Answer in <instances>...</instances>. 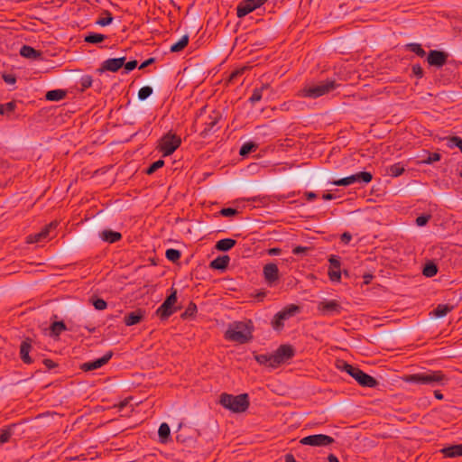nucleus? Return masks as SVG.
<instances>
[{
    "instance_id": "42",
    "label": "nucleus",
    "mask_w": 462,
    "mask_h": 462,
    "mask_svg": "<svg viewBox=\"0 0 462 462\" xmlns=\"http://www.w3.org/2000/svg\"><path fill=\"white\" fill-rule=\"evenodd\" d=\"M425 156L421 159V163L423 164H433L436 162H439L441 160V154L439 152H430L429 151H425Z\"/></svg>"
},
{
    "instance_id": "55",
    "label": "nucleus",
    "mask_w": 462,
    "mask_h": 462,
    "mask_svg": "<svg viewBox=\"0 0 462 462\" xmlns=\"http://www.w3.org/2000/svg\"><path fill=\"white\" fill-rule=\"evenodd\" d=\"M138 66V61L136 60H132L129 61L125 60V65L123 66L124 74H128L133 71Z\"/></svg>"
},
{
    "instance_id": "10",
    "label": "nucleus",
    "mask_w": 462,
    "mask_h": 462,
    "mask_svg": "<svg viewBox=\"0 0 462 462\" xmlns=\"http://www.w3.org/2000/svg\"><path fill=\"white\" fill-rule=\"evenodd\" d=\"M296 355V350L292 345L282 344L279 346L276 351L273 354V368L278 367L280 365L292 359Z\"/></svg>"
},
{
    "instance_id": "59",
    "label": "nucleus",
    "mask_w": 462,
    "mask_h": 462,
    "mask_svg": "<svg viewBox=\"0 0 462 462\" xmlns=\"http://www.w3.org/2000/svg\"><path fill=\"white\" fill-rule=\"evenodd\" d=\"M42 364L46 366L48 370H52L59 366V364L50 358H44L42 360Z\"/></svg>"
},
{
    "instance_id": "57",
    "label": "nucleus",
    "mask_w": 462,
    "mask_h": 462,
    "mask_svg": "<svg viewBox=\"0 0 462 462\" xmlns=\"http://www.w3.org/2000/svg\"><path fill=\"white\" fill-rule=\"evenodd\" d=\"M412 74L417 79H422L424 77V70L420 64H414L411 67Z\"/></svg>"
},
{
    "instance_id": "6",
    "label": "nucleus",
    "mask_w": 462,
    "mask_h": 462,
    "mask_svg": "<svg viewBox=\"0 0 462 462\" xmlns=\"http://www.w3.org/2000/svg\"><path fill=\"white\" fill-rule=\"evenodd\" d=\"M178 300V291L174 287L170 289V293L166 296L163 302L156 310L155 315L160 319L161 321H166L169 318L180 310L181 306H176Z\"/></svg>"
},
{
    "instance_id": "19",
    "label": "nucleus",
    "mask_w": 462,
    "mask_h": 462,
    "mask_svg": "<svg viewBox=\"0 0 462 462\" xmlns=\"http://www.w3.org/2000/svg\"><path fill=\"white\" fill-rule=\"evenodd\" d=\"M353 378L362 387L376 388L379 385V382L374 377L365 373L360 368H357Z\"/></svg>"
},
{
    "instance_id": "61",
    "label": "nucleus",
    "mask_w": 462,
    "mask_h": 462,
    "mask_svg": "<svg viewBox=\"0 0 462 462\" xmlns=\"http://www.w3.org/2000/svg\"><path fill=\"white\" fill-rule=\"evenodd\" d=\"M156 61V59L154 57H151L147 60H145L144 61H143L140 66H139V69H144L145 68H147L148 66L155 63Z\"/></svg>"
},
{
    "instance_id": "40",
    "label": "nucleus",
    "mask_w": 462,
    "mask_h": 462,
    "mask_svg": "<svg viewBox=\"0 0 462 462\" xmlns=\"http://www.w3.org/2000/svg\"><path fill=\"white\" fill-rule=\"evenodd\" d=\"M404 48L406 51H411L420 58H423V57L427 56V54H428V52L425 51V50L422 48L421 44H420V43H415V42L407 43L404 46Z\"/></svg>"
},
{
    "instance_id": "13",
    "label": "nucleus",
    "mask_w": 462,
    "mask_h": 462,
    "mask_svg": "<svg viewBox=\"0 0 462 462\" xmlns=\"http://www.w3.org/2000/svg\"><path fill=\"white\" fill-rule=\"evenodd\" d=\"M38 354H33V347H32V339L29 337H26L20 345L19 347V357L22 360V362L25 365H31L32 364L36 357L38 356Z\"/></svg>"
},
{
    "instance_id": "5",
    "label": "nucleus",
    "mask_w": 462,
    "mask_h": 462,
    "mask_svg": "<svg viewBox=\"0 0 462 462\" xmlns=\"http://www.w3.org/2000/svg\"><path fill=\"white\" fill-rule=\"evenodd\" d=\"M338 86L336 79H327L318 84L306 85L300 90V96L303 97L318 98L335 90Z\"/></svg>"
},
{
    "instance_id": "58",
    "label": "nucleus",
    "mask_w": 462,
    "mask_h": 462,
    "mask_svg": "<svg viewBox=\"0 0 462 462\" xmlns=\"http://www.w3.org/2000/svg\"><path fill=\"white\" fill-rule=\"evenodd\" d=\"M2 79L3 80L7 83V84H10V85H14L16 83V76L14 74H11V73H4L2 75Z\"/></svg>"
},
{
    "instance_id": "8",
    "label": "nucleus",
    "mask_w": 462,
    "mask_h": 462,
    "mask_svg": "<svg viewBox=\"0 0 462 462\" xmlns=\"http://www.w3.org/2000/svg\"><path fill=\"white\" fill-rule=\"evenodd\" d=\"M181 144V138L171 131L163 134L158 141L157 149L162 156L171 155Z\"/></svg>"
},
{
    "instance_id": "48",
    "label": "nucleus",
    "mask_w": 462,
    "mask_h": 462,
    "mask_svg": "<svg viewBox=\"0 0 462 462\" xmlns=\"http://www.w3.org/2000/svg\"><path fill=\"white\" fill-rule=\"evenodd\" d=\"M165 257L171 263H177L181 257V252L178 249L169 248L165 252Z\"/></svg>"
},
{
    "instance_id": "2",
    "label": "nucleus",
    "mask_w": 462,
    "mask_h": 462,
    "mask_svg": "<svg viewBox=\"0 0 462 462\" xmlns=\"http://www.w3.org/2000/svg\"><path fill=\"white\" fill-rule=\"evenodd\" d=\"M402 381L408 383L445 386L448 383L449 377L440 370H427L422 373L407 374L402 377Z\"/></svg>"
},
{
    "instance_id": "30",
    "label": "nucleus",
    "mask_w": 462,
    "mask_h": 462,
    "mask_svg": "<svg viewBox=\"0 0 462 462\" xmlns=\"http://www.w3.org/2000/svg\"><path fill=\"white\" fill-rule=\"evenodd\" d=\"M67 94H68V92L65 89H60V88L52 89V90H49L46 92L45 99L47 101L58 102V101L64 99L67 97Z\"/></svg>"
},
{
    "instance_id": "7",
    "label": "nucleus",
    "mask_w": 462,
    "mask_h": 462,
    "mask_svg": "<svg viewBox=\"0 0 462 462\" xmlns=\"http://www.w3.org/2000/svg\"><path fill=\"white\" fill-rule=\"evenodd\" d=\"M300 312V307L296 304H289L278 311L271 321L273 328L281 332L284 328V322Z\"/></svg>"
},
{
    "instance_id": "32",
    "label": "nucleus",
    "mask_w": 462,
    "mask_h": 462,
    "mask_svg": "<svg viewBox=\"0 0 462 462\" xmlns=\"http://www.w3.org/2000/svg\"><path fill=\"white\" fill-rule=\"evenodd\" d=\"M439 272V266L433 260H428L422 267V274L427 278L434 277Z\"/></svg>"
},
{
    "instance_id": "23",
    "label": "nucleus",
    "mask_w": 462,
    "mask_h": 462,
    "mask_svg": "<svg viewBox=\"0 0 462 462\" xmlns=\"http://www.w3.org/2000/svg\"><path fill=\"white\" fill-rule=\"evenodd\" d=\"M439 453L442 454L444 457L454 458L462 457V443L444 447L439 450Z\"/></svg>"
},
{
    "instance_id": "62",
    "label": "nucleus",
    "mask_w": 462,
    "mask_h": 462,
    "mask_svg": "<svg viewBox=\"0 0 462 462\" xmlns=\"http://www.w3.org/2000/svg\"><path fill=\"white\" fill-rule=\"evenodd\" d=\"M352 239V235L349 233V232H344L341 236H340V241L341 243H343L344 245H347L350 243Z\"/></svg>"
},
{
    "instance_id": "35",
    "label": "nucleus",
    "mask_w": 462,
    "mask_h": 462,
    "mask_svg": "<svg viewBox=\"0 0 462 462\" xmlns=\"http://www.w3.org/2000/svg\"><path fill=\"white\" fill-rule=\"evenodd\" d=\"M258 147L259 145L255 142H246L243 143V145L240 147L239 155L242 156L243 158H245L252 152H254L258 149Z\"/></svg>"
},
{
    "instance_id": "17",
    "label": "nucleus",
    "mask_w": 462,
    "mask_h": 462,
    "mask_svg": "<svg viewBox=\"0 0 462 462\" xmlns=\"http://www.w3.org/2000/svg\"><path fill=\"white\" fill-rule=\"evenodd\" d=\"M329 269L328 277L331 282H339L341 281V258L338 255L331 254L328 257Z\"/></svg>"
},
{
    "instance_id": "22",
    "label": "nucleus",
    "mask_w": 462,
    "mask_h": 462,
    "mask_svg": "<svg viewBox=\"0 0 462 462\" xmlns=\"http://www.w3.org/2000/svg\"><path fill=\"white\" fill-rule=\"evenodd\" d=\"M20 55L25 59L33 60H43V53L41 51L35 50L30 45H23L19 51Z\"/></svg>"
},
{
    "instance_id": "4",
    "label": "nucleus",
    "mask_w": 462,
    "mask_h": 462,
    "mask_svg": "<svg viewBox=\"0 0 462 462\" xmlns=\"http://www.w3.org/2000/svg\"><path fill=\"white\" fill-rule=\"evenodd\" d=\"M219 398V403L234 413L245 412L250 405L249 394L245 393L238 395L223 393Z\"/></svg>"
},
{
    "instance_id": "60",
    "label": "nucleus",
    "mask_w": 462,
    "mask_h": 462,
    "mask_svg": "<svg viewBox=\"0 0 462 462\" xmlns=\"http://www.w3.org/2000/svg\"><path fill=\"white\" fill-rule=\"evenodd\" d=\"M310 250V247L302 246V245H297L292 249V254L295 255H299L301 254H307Z\"/></svg>"
},
{
    "instance_id": "54",
    "label": "nucleus",
    "mask_w": 462,
    "mask_h": 462,
    "mask_svg": "<svg viewBox=\"0 0 462 462\" xmlns=\"http://www.w3.org/2000/svg\"><path fill=\"white\" fill-rule=\"evenodd\" d=\"M431 217L432 216L430 214H421L416 217L415 223L418 226H425Z\"/></svg>"
},
{
    "instance_id": "56",
    "label": "nucleus",
    "mask_w": 462,
    "mask_h": 462,
    "mask_svg": "<svg viewBox=\"0 0 462 462\" xmlns=\"http://www.w3.org/2000/svg\"><path fill=\"white\" fill-rule=\"evenodd\" d=\"M84 239H85V236H83V235L76 236L72 241H70L69 243L67 244L66 249H70V248L77 247V246L80 245L84 242Z\"/></svg>"
},
{
    "instance_id": "25",
    "label": "nucleus",
    "mask_w": 462,
    "mask_h": 462,
    "mask_svg": "<svg viewBox=\"0 0 462 462\" xmlns=\"http://www.w3.org/2000/svg\"><path fill=\"white\" fill-rule=\"evenodd\" d=\"M99 237L106 243L114 244L120 241L123 236L120 232L112 229H105L99 233Z\"/></svg>"
},
{
    "instance_id": "43",
    "label": "nucleus",
    "mask_w": 462,
    "mask_h": 462,
    "mask_svg": "<svg viewBox=\"0 0 462 462\" xmlns=\"http://www.w3.org/2000/svg\"><path fill=\"white\" fill-rule=\"evenodd\" d=\"M254 360L260 364L272 367L273 365V354H257L256 352H254Z\"/></svg>"
},
{
    "instance_id": "44",
    "label": "nucleus",
    "mask_w": 462,
    "mask_h": 462,
    "mask_svg": "<svg viewBox=\"0 0 462 462\" xmlns=\"http://www.w3.org/2000/svg\"><path fill=\"white\" fill-rule=\"evenodd\" d=\"M50 329L51 335L52 337H58L60 335L62 331H65L67 329V327L63 320H60L52 322L51 324Z\"/></svg>"
},
{
    "instance_id": "31",
    "label": "nucleus",
    "mask_w": 462,
    "mask_h": 462,
    "mask_svg": "<svg viewBox=\"0 0 462 462\" xmlns=\"http://www.w3.org/2000/svg\"><path fill=\"white\" fill-rule=\"evenodd\" d=\"M236 245V240L233 238H223L218 240L216 245V250L219 252H228Z\"/></svg>"
},
{
    "instance_id": "51",
    "label": "nucleus",
    "mask_w": 462,
    "mask_h": 462,
    "mask_svg": "<svg viewBox=\"0 0 462 462\" xmlns=\"http://www.w3.org/2000/svg\"><path fill=\"white\" fill-rule=\"evenodd\" d=\"M247 69L246 67L239 68L235 70H233L230 75L228 76L227 82L228 83H235L239 77H241L245 71Z\"/></svg>"
},
{
    "instance_id": "1",
    "label": "nucleus",
    "mask_w": 462,
    "mask_h": 462,
    "mask_svg": "<svg viewBox=\"0 0 462 462\" xmlns=\"http://www.w3.org/2000/svg\"><path fill=\"white\" fill-rule=\"evenodd\" d=\"M254 326L251 319H245L244 321H234L233 323L229 324L228 328L224 334V338L231 342L245 344L254 338Z\"/></svg>"
},
{
    "instance_id": "41",
    "label": "nucleus",
    "mask_w": 462,
    "mask_h": 462,
    "mask_svg": "<svg viewBox=\"0 0 462 462\" xmlns=\"http://www.w3.org/2000/svg\"><path fill=\"white\" fill-rule=\"evenodd\" d=\"M114 17L110 11L103 10L101 16L96 21V24L100 26H107L112 23Z\"/></svg>"
},
{
    "instance_id": "16",
    "label": "nucleus",
    "mask_w": 462,
    "mask_h": 462,
    "mask_svg": "<svg viewBox=\"0 0 462 462\" xmlns=\"http://www.w3.org/2000/svg\"><path fill=\"white\" fill-rule=\"evenodd\" d=\"M125 60H126L125 56L120 58H109L101 63L100 68H98L97 71L98 73H103L105 71L113 73L118 72L125 65Z\"/></svg>"
},
{
    "instance_id": "50",
    "label": "nucleus",
    "mask_w": 462,
    "mask_h": 462,
    "mask_svg": "<svg viewBox=\"0 0 462 462\" xmlns=\"http://www.w3.org/2000/svg\"><path fill=\"white\" fill-rule=\"evenodd\" d=\"M239 214V211L236 208H223L217 214V216H222L225 217H235Z\"/></svg>"
},
{
    "instance_id": "64",
    "label": "nucleus",
    "mask_w": 462,
    "mask_h": 462,
    "mask_svg": "<svg viewBox=\"0 0 462 462\" xmlns=\"http://www.w3.org/2000/svg\"><path fill=\"white\" fill-rule=\"evenodd\" d=\"M59 226V222L54 220L49 223L48 225H45L43 227L47 228L48 232L51 233L52 230H55Z\"/></svg>"
},
{
    "instance_id": "33",
    "label": "nucleus",
    "mask_w": 462,
    "mask_h": 462,
    "mask_svg": "<svg viewBox=\"0 0 462 462\" xmlns=\"http://www.w3.org/2000/svg\"><path fill=\"white\" fill-rule=\"evenodd\" d=\"M454 310V306L451 304H439L432 311L431 314H433L437 319H441L446 317L449 312H451Z\"/></svg>"
},
{
    "instance_id": "47",
    "label": "nucleus",
    "mask_w": 462,
    "mask_h": 462,
    "mask_svg": "<svg viewBox=\"0 0 462 462\" xmlns=\"http://www.w3.org/2000/svg\"><path fill=\"white\" fill-rule=\"evenodd\" d=\"M16 108V102L14 100L5 104H0V116H7L13 113Z\"/></svg>"
},
{
    "instance_id": "52",
    "label": "nucleus",
    "mask_w": 462,
    "mask_h": 462,
    "mask_svg": "<svg viewBox=\"0 0 462 462\" xmlns=\"http://www.w3.org/2000/svg\"><path fill=\"white\" fill-rule=\"evenodd\" d=\"M264 89V87L263 88H256L253 90V93L251 95V97H249L248 101L254 105L255 104L256 102L260 101L262 99V97H263V90Z\"/></svg>"
},
{
    "instance_id": "11",
    "label": "nucleus",
    "mask_w": 462,
    "mask_h": 462,
    "mask_svg": "<svg viewBox=\"0 0 462 462\" xmlns=\"http://www.w3.org/2000/svg\"><path fill=\"white\" fill-rule=\"evenodd\" d=\"M317 310L324 317H333L341 314L344 308L336 300H323L318 303Z\"/></svg>"
},
{
    "instance_id": "49",
    "label": "nucleus",
    "mask_w": 462,
    "mask_h": 462,
    "mask_svg": "<svg viewBox=\"0 0 462 462\" xmlns=\"http://www.w3.org/2000/svg\"><path fill=\"white\" fill-rule=\"evenodd\" d=\"M164 166V161L162 159H159L152 163H151L144 171L143 172L146 175H152L155 171H157L159 169L162 168Z\"/></svg>"
},
{
    "instance_id": "3",
    "label": "nucleus",
    "mask_w": 462,
    "mask_h": 462,
    "mask_svg": "<svg viewBox=\"0 0 462 462\" xmlns=\"http://www.w3.org/2000/svg\"><path fill=\"white\" fill-rule=\"evenodd\" d=\"M207 108L208 106H204L197 113V121H202V125L204 126L203 130L199 134L202 138H206L210 134L217 132L220 128L217 125L222 119V114L220 111L214 109L207 115Z\"/></svg>"
},
{
    "instance_id": "53",
    "label": "nucleus",
    "mask_w": 462,
    "mask_h": 462,
    "mask_svg": "<svg viewBox=\"0 0 462 462\" xmlns=\"http://www.w3.org/2000/svg\"><path fill=\"white\" fill-rule=\"evenodd\" d=\"M92 82H93V79L90 75L82 76L79 80L81 91H85L87 88H90L92 85Z\"/></svg>"
},
{
    "instance_id": "38",
    "label": "nucleus",
    "mask_w": 462,
    "mask_h": 462,
    "mask_svg": "<svg viewBox=\"0 0 462 462\" xmlns=\"http://www.w3.org/2000/svg\"><path fill=\"white\" fill-rule=\"evenodd\" d=\"M189 35L185 34L183 35L178 42L171 44L170 51L171 52H180L182 51L189 44Z\"/></svg>"
},
{
    "instance_id": "9",
    "label": "nucleus",
    "mask_w": 462,
    "mask_h": 462,
    "mask_svg": "<svg viewBox=\"0 0 462 462\" xmlns=\"http://www.w3.org/2000/svg\"><path fill=\"white\" fill-rule=\"evenodd\" d=\"M373 180V174L370 171H362L350 176L338 179L333 182V185L347 187L355 183L365 186L370 183Z\"/></svg>"
},
{
    "instance_id": "14",
    "label": "nucleus",
    "mask_w": 462,
    "mask_h": 462,
    "mask_svg": "<svg viewBox=\"0 0 462 462\" xmlns=\"http://www.w3.org/2000/svg\"><path fill=\"white\" fill-rule=\"evenodd\" d=\"M268 0H242L236 6V16L244 18L263 5Z\"/></svg>"
},
{
    "instance_id": "36",
    "label": "nucleus",
    "mask_w": 462,
    "mask_h": 462,
    "mask_svg": "<svg viewBox=\"0 0 462 462\" xmlns=\"http://www.w3.org/2000/svg\"><path fill=\"white\" fill-rule=\"evenodd\" d=\"M404 171L405 168L402 162H396L386 168V174L393 178L401 176Z\"/></svg>"
},
{
    "instance_id": "26",
    "label": "nucleus",
    "mask_w": 462,
    "mask_h": 462,
    "mask_svg": "<svg viewBox=\"0 0 462 462\" xmlns=\"http://www.w3.org/2000/svg\"><path fill=\"white\" fill-rule=\"evenodd\" d=\"M332 172L328 171H319L317 172L315 179L313 180V187H320L325 182H328L333 184L336 180H331Z\"/></svg>"
},
{
    "instance_id": "21",
    "label": "nucleus",
    "mask_w": 462,
    "mask_h": 462,
    "mask_svg": "<svg viewBox=\"0 0 462 462\" xmlns=\"http://www.w3.org/2000/svg\"><path fill=\"white\" fill-rule=\"evenodd\" d=\"M145 314H146L145 310L140 309V308L136 309L135 310L125 314V316L124 318V323L127 327L137 325L143 320Z\"/></svg>"
},
{
    "instance_id": "12",
    "label": "nucleus",
    "mask_w": 462,
    "mask_h": 462,
    "mask_svg": "<svg viewBox=\"0 0 462 462\" xmlns=\"http://www.w3.org/2000/svg\"><path fill=\"white\" fill-rule=\"evenodd\" d=\"M336 442L335 439L326 434H313L300 439V443L311 447H328Z\"/></svg>"
},
{
    "instance_id": "37",
    "label": "nucleus",
    "mask_w": 462,
    "mask_h": 462,
    "mask_svg": "<svg viewBox=\"0 0 462 462\" xmlns=\"http://www.w3.org/2000/svg\"><path fill=\"white\" fill-rule=\"evenodd\" d=\"M198 312L197 305L190 301L186 310L180 314V319L183 320L193 319Z\"/></svg>"
},
{
    "instance_id": "18",
    "label": "nucleus",
    "mask_w": 462,
    "mask_h": 462,
    "mask_svg": "<svg viewBox=\"0 0 462 462\" xmlns=\"http://www.w3.org/2000/svg\"><path fill=\"white\" fill-rule=\"evenodd\" d=\"M113 356H114V352L112 350H109L102 357L83 363L80 365V368L85 372H89V371L98 369V368L102 367L103 365H105L106 364H107Z\"/></svg>"
},
{
    "instance_id": "29",
    "label": "nucleus",
    "mask_w": 462,
    "mask_h": 462,
    "mask_svg": "<svg viewBox=\"0 0 462 462\" xmlns=\"http://www.w3.org/2000/svg\"><path fill=\"white\" fill-rule=\"evenodd\" d=\"M50 233L47 228L42 227L40 232L35 234H31L26 237L27 244H34L43 242L48 239Z\"/></svg>"
},
{
    "instance_id": "28",
    "label": "nucleus",
    "mask_w": 462,
    "mask_h": 462,
    "mask_svg": "<svg viewBox=\"0 0 462 462\" xmlns=\"http://www.w3.org/2000/svg\"><path fill=\"white\" fill-rule=\"evenodd\" d=\"M16 427V423H12L0 429V446L7 443L10 440Z\"/></svg>"
},
{
    "instance_id": "63",
    "label": "nucleus",
    "mask_w": 462,
    "mask_h": 462,
    "mask_svg": "<svg viewBox=\"0 0 462 462\" xmlns=\"http://www.w3.org/2000/svg\"><path fill=\"white\" fill-rule=\"evenodd\" d=\"M303 197L308 201H313V200H315L318 198V194L313 192V191H305L303 193Z\"/></svg>"
},
{
    "instance_id": "15",
    "label": "nucleus",
    "mask_w": 462,
    "mask_h": 462,
    "mask_svg": "<svg viewBox=\"0 0 462 462\" xmlns=\"http://www.w3.org/2000/svg\"><path fill=\"white\" fill-rule=\"evenodd\" d=\"M449 54L442 50H430L427 54V62L430 67L442 68L447 62Z\"/></svg>"
},
{
    "instance_id": "24",
    "label": "nucleus",
    "mask_w": 462,
    "mask_h": 462,
    "mask_svg": "<svg viewBox=\"0 0 462 462\" xmlns=\"http://www.w3.org/2000/svg\"><path fill=\"white\" fill-rule=\"evenodd\" d=\"M230 257L227 254L218 255L209 263V268L224 272L227 269Z\"/></svg>"
},
{
    "instance_id": "45",
    "label": "nucleus",
    "mask_w": 462,
    "mask_h": 462,
    "mask_svg": "<svg viewBox=\"0 0 462 462\" xmlns=\"http://www.w3.org/2000/svg\"><path fill=\"white\" fill-rule=\"evenodd\" d=\"M89 303L97 310H104L107 308V302L97 296V295H93L89 298Z\"/></svg>"
},
{
    "instance_id": "34",
    "label": "nucleus",
    "mask_w": 462,
    "mask_h": 462,
    "mask_svg": "<svg viewBox=\"0 0 462 462\" xmlns=\"http://www.w3.org/2000/svg\"><path fill=\"white\" fill-rule=\"evenodd\" d=\"M158 437L161 443L166 444L171 440V429L166 422H162L158 430Z\"/></svg>"
},
{
    "instance_id": "20",
    "label": "nucleus",
    "mask_w": 462,
    "mask_h": 462,
    "mask_svg": "<svg viewBox=\"0 0 462 462\" xmlns=\"http://www.w3.org/2000/svg\"><path fill=\"white\" fill-rule=\"evenodd\" d=\"M263 273L265 282L269 285L273 284L280 278L279 268H278L277 264H275L273 263H266L263 266Z\"/></svg>"
},
{
    "instance_id": "27",
    "label": "nucleus",
    "mask_w": 462,
    "mask_h": 462,
    "mask_svg": "<svg viewBox=\"0 0 462 462\" xmlns=\"http://www.w3.org/2000/svg\"><path fill=\"white\" fill-rule=\"evenodd\" d=\"M107 38L108 37L106 34L89 32L84 35V42L97 45L106 41Z\"/></svg>"
},
{
    "instance_id": "46",
    "label": "nucleus",
    "mask_w": 462,
    "mask_h": 462,
    "mask_svg": "<svg viewBox=\"0 0 462 462\" xmlns=\"http://www.w3.org/2000/svg\"><path fill=\"white\" fill-rule=\"evenodd\" d=\"M153 93V88L150 86L142 87L137 93V99L140 102H144Z\"/></svg>"
},
{
    "instance_id": "39",
    "label": "nucleus",
    "mask_w": 462,
    "mask_h": 462,
    "mask_svg": "<svg viewBox=\"0 0 462 462\" xmlns=\"http://www.w3.org/2000/svg\"><path fill=\"white\" fill-rule=\"evenodd\" d=\"M337 368L340 371L346 372L351 377H353L358 367L355 366L353 365H350L344 360H337Z\"/></svg>"
}]
</instances>
